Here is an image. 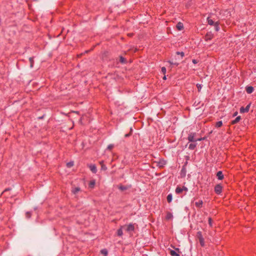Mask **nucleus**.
<instances>
[{
    "label": "nucleus",
    "instance_id": "obj_1",
    "mask_svg": "<svg viewBox=\"0 0 256 256\" xmlns=\"http://www.w3.org/2000/svg\"><path fill=\"white\" fill-rule=\"evenodd\" d=\"M196 135V134L194 132H191L190 134H188V140L190 142H196V141H200L203 138H196L195 136Z\"/></svg>",
    "mask_w": 256,
    "mask_h": 256
},
{
    "label": "nucleus",
    "instance_id": "obj_2",
    "mask_svg": "<svg viewBox=\"0 0 256 256\" xmlns=\"http://www.w3.org/2000/svg\"><path fill=\"white\" fill-rule=\"evenodd\" d=\"M122 228H124V229L128 232H132L134 231V224H130L128 225H124L122 226Z\"/></svg>",
    "mask_w": 256,
    "mask_h": 256
},
{
    "label": "nucleus",
    "instance_id": "obj_3",
    "mask_svg": "<svg viewBox=\"0 0 256 256\" xmlns=\"http://www.w3.org/2000/svg\"><path fill=\"white\" fill-rule=\"evenodd\" d=\"M222 189H223V187L222 186V184H218L216 185V186H214V192L217 194L219 195L222 193Z\"/></svg>",
    "mask_w": 256,
    "mask_h": 256
},
{
    "label": "nucleus",
    "instance_id": "obj_4",
    "mask_svg": "<svg viewBox=\"0 0 256 256\" xmlns=\"http://www.w3.org/2000/svg\"><path fill=\"white\" fill-rule=\"evenodd\" d=\"M214 38V34L212 32H208L204 36V40L206 41L210 40Z\"/></svg>",
    "mask_w": 256,
    "mask_h": 256
},
{
    "label": "nucleus",
    "instance_id": "obj_5",
    "mask_svg": "<svg viewBox=\"0 0 256 256\" xmlns=\"http://www.w3.org/2000/svg\"><path fill=\"white\" fill-rule=\"evenodd\" d=\"M250 104H248L246 106V108H244L243 106L241 107L240 108V113H244V112H248L250 110Z\"/></svg>",
    "mask_w": 256,
    "mask_h": 256
},
{
    "label": "nucleus",
    "instance_id": "obj_6",
    "mask_svg": "<svg viewBox=\"0 0 256 256\" xmlns=\"http://www.w3.org/2000/svg\"><path fill=\"white\" fill-rule=\"evenodd\" d=\"M216 177L219 180H222L224 179V174H222V171H218L217 173H216Z\"/></svg>",
    "mask_w": 256,
    "mask_h": 256
},
{
    "label": "nucleus",
    "instance_id": "obj_7",
    "mask_svg": "<svg viewBox=\"0 0 256 256\" xmlns=\"http://www.w3.org/2000/svg\"><path fill=\"white\" fill-rule=\"evenodd\" d=\"M89 168L93 173L96 174V172L97 169L96 166L94 164L90 165Z\"/></svg>",
    "mask_w": 256,
    "mask_h": 256
},
{
    "label": "nucleus",
    "instance_id": "obj_8",
    "mask_svg": "<svg viewBox=\"0 0 256 256\" xmlns=\"http://www.w3.org/2000/svg\"><path fill=\"white\" fill-rule=\"evenodd\" d=\"M166 164V162L164 160H160L158 162V166L160 168L163 167Z\"/></svg>",
    "mask_w": 256,
    "mask_h": 256
},
{
    "label": "nucleus",
    "instance_id": "obj_9",
    "mask_svg": "<svg viewBox=\"0 0 256 256\" xmlns=\"http://www.w3.org/2000/svg\"><path fill=\"white\" fill-rule=\"evenodd\" d=\"M172 218H173L172 214L171 212H166V219L168 220H172Z\"/></svg>",
    "mask_w": 256,
    "mask_h": 256
},
{
    "label": "nucleus",
    "instance_id": "obj_10",
    "mask_svg": "<svg viewBox=\"0 0 256 256\" xmlns=\"http://www.w3.org/2000/svg\"><path fill=\"white\" fill-rule=\"evenodd\" d=\"M80 191V188L79 187L72 188V192L73 194H76L78 192Z\"/></svg>",
    "mask_w": 256,
    "mask_h": 256
},
{
    "label": "nucleus",
    "instance_id": "obj_11",
    "mask_svg": "<svg viewBox=\"0 0 256 256\" xmlns=\"http://www.w3.org/2000/svg\"><path fill=\"white\" fill-rule=\"evenodd\" d=\"M176 27L178 30H182L184 29L183 24L181 22H178L176 24Z\"/></svg>",
    "mask_w": 256,
    "mask_h": 256
},
{
    "label": "nucleus",
    "instance_id": "obj_12",
    "mask_svg": "<svg viewBox=\"0 0 256 256\" xmlns=\"http://www.w3.org/2000/svg\"><path fill=\"white\" fill-rule=\"evenodd\" d=\"M254 90V88L252 86H247L246 88V92L248 94H252Z\"/></svg>",
    "mask_w": 256,
    "mask_h": 256
},
{
    "label": "nucleus",
    "instance_id": "obj_13",
    "mask_svg": "<svg viewBox=\"0 0 256 256\" xmlns=\"http://www.w3.org/2000/svg\"><path fill=\"white\" fill-rule=\"evenodd\" d=\"M241 119L240 116H237L234 120H232L230 122L231 124H235L238 122Z\"/></svg>",
    "mask_w": 256,
    "mask_h": 256
},
{
    "label": "nucleus",
    "instance_id": "obj_14",
    "mask_svg": "<svg viewBox=\"0 0 256 256\" xmlns=\"http://www.w3.org/2000/svg\"><path fill=\"white\" fill-rule=\"evenodd\" d=\"M203 202L202 200H199L198 202H195V206L196 207L200 208L202 206Z\"/></svg>",
    "mask_w": 256,
    "mask_h": 256
},
{
    "label": "nucleus",
    "instance_id": "obj_15",
    "mask_svg": "<svg viewBox=\"0 0 256 256\" xmlns=\"http://www.w3.org/2000/svg\"><path fill=\"white\" fill-rule=\"evenodd\" d=\"M128 188H129V186H124V185H122V184L119 186H118V188L122 191L126 190H128Z\"/></svg>",
    "mask_w": 256,
    "mask_h": 256
},
{
    "label": "nucleus",
    "instance_id": "obj_16",
    "mask_svg": "<svg viewBox=\"0 0 256 256\" xmlns=\"http://www.w3.org/2000/svg\"><path fill=\"white\" fill-rule=\"evenodd\" d=\"M207 21L208 24L210 26H214L216 22H214V21L212 20L210 17H208L207 18Z\"/></svg>",
    "mask_w": 256,
    "mask_h": 256
},
{
    "label": "nucleus",
    "instance_id": "obj_17",
    "mask_svg": "<svg viewBox=\"0 0 256 256\" xmlns=\"http://www.w3.org/2000/svg\"><path fill=\"white\" fill-rule=\"evenodd\" d=\"M183 190L182 189V188H180V186H178L176 189V194H180L182 192Z\"/></svg>",
    "mask_w": 256,
    "mask_h": 256
},
{
    "label": "nucleus",
    "instance_id": "obj_18",
    "mask_svg": "<svg viewBox=\"0 0 256 256\" xmlns=\"http://www.w3.org/2000/svg\"><path fill=\"white\" fill-rule=\"evenodd\" d=\"M172 194H170L168 195L167 196V198H166V200H167V202H168V203H170L172 201Z\"/></svg>",
    "mask_w": 256,
    "mask_h": 256
},
{
    "label": "nucleus",
    "instance_id": "obj_19",
    "mask_svg": "<svg viewBox=\"0 0 256 256\" xmlns=\"http://www.w3.org/2000/svg\"><path fill=\"white\" fill-rule=\"evenodd\" d=\"M122 229H124V228H122V226H121L120 228L118 230L117 234L118 236H122V234H123Z\"/></svg>",
    "mask_w": 256,
    "mask_h": 256
},
{
    "label": "nucleus",
    "instance_id": "obj_20",
    "mask_svg": "<svg viewBox=\"0 0 256 256\" xmlns=\"http://www.w3.org/2000/svg\"><path fill=\"white\" fill-rule=\"evenodd\" d=\"M200 245L202 247H204L205 246V242H204V238H200L198 239Z\"/></svg>",
    "mask_w": 256,
    "mask_h": 256
},
{
    "label": "nucleus",
    "instance_id": "obj_21",
    "mask_svg": "<svg viewBox=\"0 0 256 256\" xmlns=\"http://www.w3.org/2000/svg\"><path fill=\"white\" fill-rule=\"evenodd\" d=\"M196 144L191 143L188 146V148L191 150H194L196 148Z\"/></svg>",
    "mask_w": 256,
    "mask_h": 256
},
{
    "label": "nucleus",
    "instance_id": "obj_22",
    "mask_svg": "<svg viewBox=\"0 0 256 256\" xmlns=\"http://www.w3.org/2000/svg\"><path fill=\"white\" fill-rule=\"evenodd\" d=\"M219 24H220V23H219L218 22H216L214 24L215 30L216 32H218L220 30Z\"/></svg>",
    "mask_w": 256,
    "mask_h": 256
},
{
    "label": "nucleus",
    "instance_id": "obj_23",
    "mask_svg": "<svg viewBox=\"0 0 256 256\" xmlns=\"http://www.w3.org/2000/svg\"><path fill=\"white\" fill-rule=\"evenodd\" d=\"M100 164L101 166V168L102 170H106L107 169L106 166L104 165V161H100Z\"/></svg>",
    "mask_w": 256,
    "mask_h": 256
},
{
    "label": "nucleus",
    "instance_id": "obj_24",
    "mask_svg": "<svg viewBox=\"0 0 256 256\" xmlns=\"http://www.w3.org/2000/svg\"><path fill=\"white\" fill-rule=\"evenodd\" d=\"M170 254L172 256H180V254H178L175 250H170Z\"/></svg>",
    "mask_w": 256,
    "mask_h": 256
},
{
    "label": "nucleus",
    "instance_id": "obj_25",
    "mask_svg": "<svg viewBox=\"0 0 256 256\" xmlns=\"http://www.w3.org/2000/svg\"><path fill=\"white\" fill-rule=\"evenodd\" d=\"M196 237L197 238L198 240L200 238H203V236H202V232H200V231L198 232L197 233H196Z\"/></svg>",
    "mask_w": 256,
    "mask_h": 256
},
{
    "label": "nucleus",
    "instance_id": "obj_26",
    "mask_svg": "<svg viewBox=\"0 0 256 256\" xmlns=\"http://www.w3.org/2000/svg\"><path fill=\"white\" fill-rule=\"evenodd\" d=\"M29 61L30 62V67L32 68L34 66V58L32 57L30 58Z\"/></svg>",
    "mask_w": 256,
    "mask_h": 256
},
{
    "label": "nucleus",
    "instance_id": "obj_27",
    "mask_svg": "<svg viewBox=\"0 0 256 256\" xmlns=\"http://www.w3.org/2000/svg\"><path fill=\"white\" fill-rule=\"evenodd\" d=\"M222 126V121H218L216 123L215 126L216 128H220Z\"/></svg>",
    "mask_w": 256,
    "mask_h": 256
},
{
    "label": "nucleus",
    "instance_id": "obj_28",
    "mask_svg": "<svg viewBox=\"0 0 256 256\" xmlns=\"http://www.w3.org/2000/svg\"><path fill=\"white\" fill-rule=\"evenodd\" d=\"M100 253L104 254L105 256H106L108 255V252L106 249L104 248L100 250Z\"/></svg>",
    "mask_w": 256,
    "mask_h": 256
},
{
    "label": "nucleus",
    "instance_id": "obj_29",
    "mask_svg": "<svg viewBox=\"0 0 256 256\" xmlns=\"http://www.w3.org/2000/svg\"><path fill=\"white\" fill-rule=\"evenodd\" d=\"M95 185V181L94 180L90 181L89 183V186L91 188H93Z\"/></svg>",
    "mask_w": 256,
    "mask_h": 256
},
{
    "label": "nucleus",
    "instance_id": "obj_30",
    "mask_svg": "<svg viewBox=\"0 0 256 256\" xmlns=\"http://www.w3.org/2000/svg\"><path fill=\"white\" fill-rule=\"evenodd\" d=\"M120 61L121 63H125L126 62V59L122 56L120 58Z\"/></svg>",
    "mask_w": 256,
    "mask_h": 256
},
{
    "label": "nucleus",
    "instance_id": "obj_31",
    "mask_svg": "<svg viewBox=\"0 0 256 256\" xmlns=\"http://www.w3.org/2000/svg\"><path fill=\"white\" fill-rule=\"evenodd\" d=\"M114 144H109V145L108 146V147H107V150H112L114 148Z\"/></svg>",
    "mask_w": 256,
    "mask_h": 256
},
{
    "label": "nucleus",
    "instance_id": "obj_32",
    "mask_svg": "<svg viewBox=\"0 0 256 256\" xmlns=\"http://www.w3.org/2000/svg\"><path fill=\"white\" fill-rule=\"evenodd\" d=\"M208 224L210 227L212 226V220L211 218H209L208 220Z\"/></svg>",
    "mask_w": 256,
    "mask_h": 256
},
{
    "label": "nucleus",
    "instance_id": "obj_33",
    "mask_svg": "<svg viewBox=\"0 0 256 256\" xmlns=\"http://www.w3.org/2000/svg\"><path fill=\"white\" fill-rule=\"evenodd\" d=\"M176 54H178V55L180 54V55L181 56H182V58L184 56V52H176Z\"/></svg>",
    "mask_w": 256,
    "mask_h": 256
},
{
    "label": "nucleus",
    "instance_id": "obj_34",
    "mask_svg": "<svg viewBox=\"0 0 256 256\" xmlns=\"http://www.w3.org/2000/svg\"><path fill=\"white\" fill-rule=\"evenodd\" d=\"M66 165L68 168H70L73 166L74 162H69L67 163Z\"/></svg>",
    "mask_w": 256,
    "mask_h": 256
},
{
    "label": "nucleus",
    "instance_id": "obj_35",
    "mask_svg": "<svg viewBox=\"0 0 256 256\" xmlns=\"http://www.w3.org/2000/svg\"><path fill=\"white\" fill-rule=\"evenodd\" d=\"M26 218H29L31 216V213L30 212H26Z\"/></svg>",
    "mask_w": 256,
    "mask_h": 256
},
{
    "label": "nucleus",
    "instance_id": "obj_36",
    "mask_svg": "<svg viewBox=\"0 0 256 256\" xmlns=\"http://www.w3.org/2000/svg\"><path fill=\"white\" fill-rule=\"evenodd\" d=\"M196 87L198 88V91L200 92V90H201V88H202V85L200 84H196Z\"/></svg>",
    "mask_w": 256,
    "mask_h": 256
},
{
    "label": "nucleus",
    "instance_id": "obj_37",
    "mask_svg": "<svg viewBox=\"0 0 256 256\" xmlns=\"http://www.w3.org/2000/svg\"><path fill=\"white\" fill-rule=\"evenodd\" d=\"M166 68L165 67H162V73L164 74H165L166 73Z\"/></svg>",
    "mask_w": 256,
    "mask_h": 256
},
{
    "label": "nucleus",
    "instance_id": "obj_38",
    "mask_svg": "<svg viewBox=\"0 0 256 256\" xmlns=\"http://www.w3.org/2000/svg\"><path fill=\"white\" fill-rule=\"evenodd\" d=\"M168 62L170 64H172V65H174V66H178V63L176 62H171V61H170H170H168Z\"/></svg>",
    "mask_w": 256,
    "mask_h": 256
},
{
    "label": "nucleus",
    "instance_id": "obj_39",
    "mask_svg": "<svg viewBox=\"0 0 256 256\" xmlns=\"http://www.w3.org/2000/svg\"><path fill=\"white\" fill-rule=\"evenodd\" d=\"M132 129L131 128V130H130V132H132ZM131 134H132V132H130V133H128V134H126L124 135V137H125V138H128V137L130 136Z\"/></svg>",
    "mask_w": 256,
    "mask_h": 256
},
{
    "label": "nucleus",
    "instance_id": "obj_40",
    "mask_svg": "<svg viewBox=\"0 0 256 256\" xmlns=\"http://www.w3.org/2000/svg\"><path fill=\"white\" fill-rule=\"evenodd\" d=\"M10 190V189H6L2 193H1V196L2 194H6L7 192H8Z\"/></svg>",
    "mask_w": 256,
    "mask_h": 256
},
{
    "label": "nucleus",
    "instance_id": "obj_41",
    "mask_svg": "<svg viewBox=\"0 0 256 256\" xmlns=\"http://www.w3.org/2000/svg\"><path fill=\"white\" fill-rule=\"evenodd\" d=\"M182 189L183 191H184H184H188V188H186V186H182Z\"/></svg>",
    "mask_w": 256,
    "mask_h": 256
},
{
    "label": "nucleus",
    "instance_id": "obj_42",
    "mask_svg": "<svg viewBox=\"0 0 256 256\" xmlns=\"http://www.w3.org/2000/svg\"><path fill=\"white\" fill-rule=\"evenodd\" d=\"M192 62L194 64H196L198 63V62L196 60H192Z\"/></svg>",
    "mask_w": 256,
    "mask_h": 256
},
{
    "label": "nucleus",
    "instance_id": "obj_43",
    "mask_svg": "<svg viewBox=\"0 0 256 256\" xmlns=\"http://www.w3.org/2000/svg\"><path fill=\"white\" fill-rule=\"evenodd\" d=\"M237 114H238V112H235L234 113V116H236Z\"/></svg>",
    "mask_w": 256,
    "mask_h": 256
},
{
    "label": "nucleus",
    "instance_id": "obj_44",
    "mask_svg": "<svg viewBox=\"0 0 256 256\" xmlns=\"http://www.w3.org/2000/svg\"><path fill=\"white\" fill-rule=\"evenodd\" d=\"M163 79L164 80H166V76H164L163 77Z\"/></svg>",
    "mask_w": 256,
    "mask_h": 256
},
{
    "label": "nucleus",
    "instance_id": "obj_45",
    "mask_svg": "<svg viewBox=\"0 0 256 256\" xmlns=\"http://www.w3.org/2000/svg\"><path fill=\"white\" fill-rule=\"evenodd\" d=\"M129 36H132V34H128Z\"/></svg>",
    "mask_w": 256,
    "mask_h": 256
},
{
    "label": "nucleus",
    "instance_id": "obj_46",
    "mask_svg": "<svg viewBox=\"0 0 256 256\" xmlns=\"http://www.w3.org/2000/svg\"><path fill=\"white\" fill-rule=\"evenodd\" d=\"M176 250L179 251V249L178 248H176Z\"/></svg>",
    "mask_w": 256,
    "mask_h": 256
}]
</instances>
